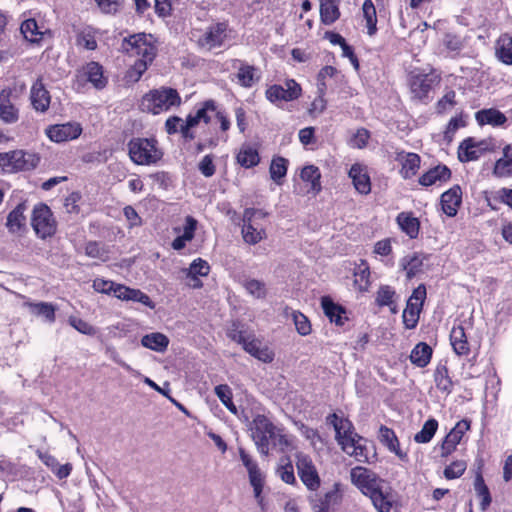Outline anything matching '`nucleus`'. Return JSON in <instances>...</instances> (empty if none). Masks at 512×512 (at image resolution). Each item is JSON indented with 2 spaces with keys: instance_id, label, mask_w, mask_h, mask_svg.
<instances>
[{
  "instance_id": "f257e3e1",
  "label": "nucleus",
  "mask_w": 512,
  "mask_h": 512,
  "mask_svg": "<svg viewBox=\"0 0 512 512\" xmlns=\"http://www.w3.org/2000/svg\"><path fill=\"white\" fill-rule=\"evenodd\" d=\"M121 47L128 56L138 57L127 71V77L137 82L157 56V40L152 34L136 33L125 37Z\"/></svg>"
},
{
  "instance_id": "f03ea898",
  "label": "nucleus",
  "mask_w": 512,
  "mask_h": 512,
  "mask_svg": "<svg viewBox=\"0 0 512 512\" xmlns=\"http://www.w3.org/2000/svg\"><path fill=\"white\" fill-rule=\"evenodd\" d=\"M215 100L208 99L198 104L195 113H189L183 120L177 115L169 116L164 124L165 131L168 135L180 133L184 142H191L196 138L194 128L200 122L209 124L211 122L210 113L217 112Z\"/></svg>"
},
{
  "instance_id": "7ed1b4c3",
  "label": "nucleus",
  "mask_w": 512,
  "mask_h": 512,
  "mask_svg": "<svg viewBox=\"0 0 512 512\" xmlns=\"http://www.w3.org/2000/svg\"><path fill=\"white\" fill-rule=\"evenodd\" d=\"M227 337L241 345L246 353L263 363H271L275 358L274 351L268 345L263 344L253 331L239 321L232 322L227 331Z\"/></svg>"
},
{
  "instance_id": "20e7f679",
  "label": "nucleus",
  "mask_w": 512,
  "mask_h": 512,
  "mask_svg": "<svg viewBox=\"0 0 512 512\" xmlns=\"http://www.w3.org/2000/svg\"><path fill=\"white\" fill-rule=\"evenodd\" d=\"M127 147L129 157L136 165H155L163 158V151L155 137H133Z\"/></svg>"
},
{
  "instance_id": "39448f33",
  "label": "nucleus",
  "mask_w": 512,
  "mask_h": 512,
  "mask_svg": "<svg viewBox=\"0 0 512 512\" xmlns=\"http://www.w3.org/2000/svg\"><path fill=\"white\" fill-rule=\"evenodd\" d=\"M440 81V76L434 72L426 73L420 69L410 71L407 74L410 100L415 103L428 104L430 102L429 94Z\"/></svg>"
},
{
  "instance_id": "423d86ee",
  "label": "nucleus",
  "mask_w": 512,
  "mask_h": 512,
  "mask_svg": "<svg viewBox=\"0 0 512 512\" xmlns=\"http://www.w3.org/2000/svg\"><path fill=\"white\" fill-rule=\"evenodd\" d=\"M182 103L178 91L171 87H160L150 90L141 101L143 111L154 115L170 110L172 107H179Z\"/></svg>"
},
{
  "instance_id": "0eeeda50",
  "label": "nucleus",
  "mask_w": 512,
  "mask_h": 512,
  "mask_svg": "<svg viewBox=\"0 0 512 512\" xmlns=\"http://www.w3.org/2000/svg\"><path fill=\"white\" fill-rule=\"evenodd\" d=\"M31 226L36 236L42 240L53 237L57 232V221L49 206L38 203L34 206L31 215Z\"/></svg>"
},
{
  "instance_id": "6e6552de",
  "label": "nucleus",
  "mask_w": 512,
  "mask_h": 512,
  "mask_svg": "<svg viewBox=\"0 0 512 512\" xmlns=\"http://www.w3.org/2000/svg\"><path fill=\"white\" fill-rule=\"evenodd\" d=\"M230 33L231 29L228 21L211 23L197 39V45L207 51L221 48L228 41Z\"/></svg>"
},
{
  "instance_id": "1a4fd4ad",
  "label": "nucleus",
  "mask_w": 512,
  "mask_h": 512,
  "mask_svg": "<svg viewBox=\"0 0 512 512\" xmlns=\"http://www.w3.org/2000/svg\"><path fill=\"white\" fill-rule=\"evenodd\" d=\"M275 425L265 415H257L252 422V438L258 451L267 456L271 439L275 438Z\"/></svg>"
},
{
  "instance_id": "9d476101",
  "label": "nucleus",
  "mask_w": 512,
  "mask_h": 512,
  "mask_svg": "<svg viewBox=\"0 0 512 512\" xmlns=\"http://www.w3.org/2000/svg\"><path fill=\"white\" fill-rule=\"evenodd\" d=\"M239 457L242 461V464L247 469L249 482L253 488L254 497L258 505L263 508L265 503L262 492L265 485V476L259 469L257 462L246 452L244 448H239Z\"/></svg>"
},
{
  "instance_id": "9b49d317",
  "label": "nucleus",
  "mask_w": 512,
  "mask_h": 512,
  "mask_svg": "<svg viewBox=\"0 0 512 512\" xmlns=\"http://www.w3.org/2000/svg\"><path fill=\"white\" fill-rule=\"evenodd\" d=\"M75 82L82 87L90 83L95 89L102 90L108 84V77L105 76L104 68L100 63L90 61L77 69Z\"/></svg>"
},
{
  "instance_id": "f8f14e48",
  "label": "nucleus",
  "mask_w": 512,
  "mask_h": 512,
  "mask_svg": "<svg viewBox=\"0 0 512 512\" xmlns=\"http://www.w3.org/2000/svg\"><path fill=\"white\" fill-rule=\"evenodd\" d=\"M301 95L302 88L294 79H287L285 87L280 84H272L267 86L265 90L266 99L274 105H278L280 102L294 101Z\"/></svg>"
},
{
  "instance_id": "ddd939ff",
  "label": "nucleus",
  "mask_w": 512,
  "mask_h": 512,
  "mask_svg": "<svg viewBox=\"0 0 512 512\" xmlns=\"http://www.w3.org/2000/svg\"><path fill=\"white\" fill-rule=\"evenodd\" d=\"M295 459L297 472L302 483L308 490L317 491L321 486V479L312 458L303 452H297Z\"/></svg>"
},
{
  "instance_id": "4468645a",
  "label": "nucleus",
  "mask_w": 512,
  "mask_h": 512,
  "mask_svg": "<svg viewBox=\"0 0 512 512\" xmlns=\"http://www.w3.org/2000/svg\"><path fill=\"white\" fill-rule=\"evenodd\" d=\"M350 476L351 482L365 496H368L379 485L384 484V480L379 478L376 473L362 466L352 468Z\"/></svg>"
},
{
  "instance_id": "2eb2a0df",
  "label": "nucleus",
  "mask_w": 512,
  "mask_h": 512,
  "mask_svg": "<svg viewBox=\"0 0 512 512\" xmlns=\"http://www.w3.org/2000/svg\"><path fill=\"white\" fill-rule=\"evenodd\" d=\"M326 422L329 425H332L335 430V438L338 444L341 446L344 452H348L345 446L351 445L352 439L355 437L353 434V424L352 422L339 416L337 413L329 414L326 418Z\"/></svg>"
},
{
  "instance_id": "dca6fc26",
  "label": "nucleus",
  "mask_w": 512,
  "mask_h": 512,
  "mask_svg": "<svg viewBox=\"0 0 512 512\" xmlns=\"http://www.w3.org/2000/svg\"><path fill=\"white\" fill-rule=\"evenodd\" d=\"M82 133V126L77 122L50 125L46 129L47 137L56 143L77 139Z\"/></svg>"
},
{
  "instance_id": "f3484780",
  "label": "nucleus",
  "mask_w": 512,
  "mask_h": 512,
  "mask_svg": "<svg viewBox=\"0 0 512 512\" xmlns=\"http://www.w3.org/2000/svg\"><path fill=\"white\" fill-rule=\"evenodd\" d=\"M470 429V421L462 419L456 423L440 444L441 457H448L457 448L465 433Z\"/></svg>"
},
{
  "instance_id": "a211bd4d",
  "label": "nucleus",
  "mask_w": 512,
  "mask_h": 512,
  "mask_svg": "<svg viewBox=\"0 0 512 512\" xmlns=\"http://www.w3.org/2000/svg\"><path fill=\"white\" fill-rule=\"evenodd\" d=\"M340 484L335 483L333 488L324 494H314L309 498L313 512H330L331 508L341 501Z\"/></svg>"
},
{
  "instance_id": "6ab92c4d",
  "label": "nucleus",
  "mask_w": 512,
  "mask_h": 512,
  "mask_svg": "<svg viewBox=\"0 0 512 512\" xmlns=\"http://www.w3.org/2000/svg\"><path fill=\"white\" fill-rule=\"evenodd\" d=\"M395 161L400 164L399 174L404 180L415 177L421 166V157L417 153L404 150L396 152Z\"/></svg>"
},
{
  "instance_id": "aec40b11",
  "label": "nucleus",
  "mask_w": 512,
  "mask_h": 512,
  "mask_svg": "<svg viewBox=\"0 0 512 512\" xmlns=\"http://www.w3.org/2000/svg\"><path fill=\"white\" fill-rule=\"evenodd\" d=\"M255 212L252 208H246L242 217V237L245 243L255 245L266 238V231L264 228H258L253 224V214Z\"/></svg>"
},
{
  "instance_id": "412c9836",
  "label": "nucleus",
  "mask_w": 512,
  "mask_h": 512,
  "mask_svg": "<svg viewBox=\"0 0 512 512\" xmlns=\"http://www.w3.org/2000/svg\"><path fill=\"white\" fill-rule=\"evenodd\" d=\"M452 177L451 169L442 163L428 169L418 178V183L422 187H430L432 185H442L448 182Z\"/></svg>"
},
{
  "instance_id": "4be33fe9",
  "label": "nucleus",
  "mask_w": 512,
  "mask_h": 512,
  "mask_svg": "<svg viewBox=\"0 0 512 512\" xmlns=\"http://www.w3.org/2000/svg\"><path fill=\"white\" fill-rule=\"evenodd\" d=\"M232 67L237 69L235 78L237 83L243 88H251L260 79V75L257 74V67L250 65L243 60L234 59L232 61Z\"/></svg>"
},
{
  "instance_id": "5701e85b",
  "label": "nucleus",
  "mask_w": 512,
  "mask_h": 512,
  "mask_svg": "<svg viewBox=\"0 0 512 512\" xmlns=\"http://www.w3.org/2000/svg\"><path fill=\"white\" fill-rule=\"evenodd\" d=\"M30 101L33 109L37 112L45 113L50 107L51 95L41 77L37 78L31 86Z\"/></svg>"
},
{
  "instance_id": "b1692460",
  "label": "nucleus",
  "mask_w": 512,
  "mask_h": 512,
  "mask_svg": "<svg viewBox=\"0 0 512 512\" xmlns=\"http://www.w3.org/2000/svg\"><path fill=\"white\" fill-rule=\"evenodd\" d=\"M348 176L351 178L353 186L358 193L368 195L371 192V179L365 165L360 163L353 164L348 172Z\"/></svg>"
},
{
  "instance_id": "393cba45",
  "label": "nucleus",
  "mask_w": 512,
  "mask_h": 512,
  "mask_svg": "<svg viewBox=\"0 0 512 512\" xmlns=\"http://www.w3.org/2000/svg\"><path fill=\"white\" fill-rule=\"evenodd\" d=\"M442 211L448 217L457 215L458 210L462 204V189L459 185H454L445 191L440 198Z\"/></svg>"
},
{
  "instance_id": "a878e982",
  "label": "nucleus",
  "mask_w": 512,
  "mask_h": 512,
  "mask_svg": "<svg viewBox=\"0 0 512 512\" xmlns=\"http://www.w3.org/2000/svg\"><path fill=\"white\" fill-rule=\"evenodd\" d=\"M367 497H369L378 512H390L393 508L394 497L389 486L384 487V484H381Z\"/></svg>"
},
{
  "instance_id": "bb28decb",
  "label": "nucleus",
  "mask_w": 512,
  "mask_h": 512,
  "mask_svg": "<svg viewBox=\"0 0 512 512\" xmlns=\"http://www.w3.org/2000/svg\"><path fill=\"white\" fill-rule=\"evenodd\" d=\"M115 297L122 301H133L141 303L149 308H154L155 304L151 298L140 289L131 288L124 284L116 287Z\"/></svg>"
},
{
  "instance_id": "cd10ccee",
  "label": "nucleus",
  "mask_w": 512,
  "mask_h": 512,
  "mask_svg": "<svg viewBox=\"0 0 512 512\" xmlns=\"http://www.w3.org/2000/svg\"><path fill=\"white\" fill-rule=\"evenodd\" d=\"M115 297L122 301H133L141 303L149 308H154L155 304L151 298L140 289L131 288L124 284L116 287Z\"/></svg>"
},
{
  "instance_id": "c85d7f7f",
  "label": "nucleus",
  "mask_w": 512,
  "mask_h": 512,
  "mask_svg": "<svg viewBox=\"0 0 512 512\" xmlns=\"http://www.w3.org/2000/svg\"><path fill=\"white\" fill-rule=\"evenodd\" d=\"M11 156L14 159L16 172L33 170L39 165L41 160L38 153L27 152L22 149L12 150Z\"/></svg>"
},
{
  "instance_id": "c756f323",
  "label": "nucleus",
  "mask_w": 512,
  "mask_h": 512,
  "mask_svg": "<svg viewBox=\"0 0 512 512\" xmlns=\"http://www.w3.org/2000/svg\"><path fill=\"white\" fill-rule=\"evenodd\" d=\"M11 95L10 88L0 92V119L6 124H13L19 120V109L12 104Z\"/></svg>"
},
{
  "instance_id": "7c9ffc66",
  "label": "nucleus",
  "mask_w": 512,
  "mask_h": 512,
  "mask_svg": "<svg viewBox=\"0 0 512 512\" xmlns=\"http://www.w3.org/2000/svg\"><path fill=\"white\" fill-rule=\"evenodd\" d=\"M378 438L390 452L396 454L402 461L408 459L407 453L401 450L399 439L393 429L386 425H381Z\"/></svg>"
},
{
  "instance_id": "2f4dec72",
  "label": "nucleus",
  "mask_w": 512,
  "mask_h": 512,
  "mask_svg": "<svg viewBox=\"0 0 512 512\" xmlns=\"http://www.w3.org/2000/svg\"><path fill=\"white\" fill-rule=\"evenodd\" d=\"M398 295L394 287L390 285H380L375 294V305L378 308L388 307L391 313H397Z\"/></svg>"
},
{
  "instance_id": "473e14b6",
  "label": "nucleus",
  "mask_w": 512,
  "mask_h": 512,
  "mask_svg": "<svg viewBox=\"0 0 512 512\" xmlns=\"http://www.w3.org/2000/svg\"><path fill=\"white\" fill-rule=\"evenodd\" d=\"M27 210L26 202H20L12 211L9 212L6 221V227L12 234L20 233L26 229V216Z\"/></svg>"
},
{
  "instance_id": "72a5a7b5",
  "label": "nucleus",
  "mask_w": 512,
  "mask_h": 512,
  "mask_svg": "<svg viewBox=\"0 0 512 512\" xmlns=\"http://www.w3.org/2000/svg\"><path fill=\"white\" fill-rule=\"evenodd\" d=\"M366 442L364 438L355 434V437L352 439L351 445L345 446L350 456H353L358 462L362 463H370L371 459L376 458L375 451H370L368 447L362 443Z\"/></svg>"
},
{
  "instance_id": "f704fd0d",
  "label": "nucleus",
  "mask_w": 512,
  "mask_h": 512,
  "mask_svg": "<svg viewBox=\"0 0 512 512\" xmlns=\"http://www.w3.org/2000/svg\"><path fill=\"white\" fill-rule=\"evenodd\" d=\"M396 223L410 239H416L419 236L421 224L413 212H400L396 217Z\"/></svg>"
},
{
  "instance_id": "c9c22d12",
  "label": "nucleus",
  "mask_w": 512,
  "mask_h": 512,
  "mask_svg": "<svg viewBox=\"0 0 512 512\" xmlns=\"http://www.w3.org/2000/svg\"><path fill=\"white\" fill-rule=\"evenodd\" d=\"M261 161L258 148L249 143H244L236 154V162L245 169L257 166Z\"/></svg>"
},
{
  "instance_id": "e433bc0d",
  "label": "nucleus",
  "mask_w": 512,
  "mask_h": 512,
  "mask_svg": "<svg viewBox=\"0 0 512 512\" xmlns=\"http://www.w3.org/2000/svg\"><path fill=\"white\" fill-rule=\"evenodd\" d=\"M319 13L322 24H334L341 16L340 0H319Z\"/></svg>"
},
{
  "instance_id": "4c0bfd02",
  "label": "nucleus",
  "mask_w": 512,
  "mask_h": 512,
  "mask_svg": "<svg viewBox=\"0 0 512 512\" xmlns=\"http://www.w3.org/2000/svg\"><path fill=\"white\" fill-rule=\"evenodd\" d=\"M426 257L422 253L414 252L404 256L400 260V266L405 271L406 279L412 280L422 272Z\"/></svg>"
},
{
  "instance_id": "58836bf2",
  "label": "nucleus",
  "mask_w": 512,
  "mask_h": 512,
  "mask_svg": "<svg viewBox=\"0 0 512 512\" xmlns=\"http://www.w3.org/2000/svg\"><path fill=\"white\" fill-rule=\"evenodd\" d=\"M433 377L435 386L440 392L446 395H449L453 392L454 382L450 376V371L446 362H440L437 364Z\"/></svg>"
},
{
  "instance_id": "ea45409f",
  "label": "nucleus",
  "mask_w": 512,
  "mask_h": 512,
  "mask_svg": "<svg viewBox=\"0 0 512 512\" xmlns=\"http://www.w3.org/2000/svg\"><path fill=\"white\" fill-rule=\"evenodd\" d=\"M450 342L453 351L458 356H468L471 352L470 344L463 325L453 326L450 332Z\"/></svg>"
},
{
  "instance_id": "a19ab883",
  "label": "nucleus",
  "mask_w": 512,
  "mask_h": 512,
  "mask_svg": "<svg viewBox=\"0 0 512 512\" xmlns=\"http://www.w3.org/2000/svg\"><path fill=\"white\" fill-rule=\"evenodd\" d=\"M354 286L361 292H368L371 287V271L368 262L365 259H361L360 263L354 270Z\"/></svg>"
},
{
  "instance_id": "79ce46f5",
  "label": "nucleus",
  "mask_w": 512,
  "mask_h": 512,
  "mask_svg": "<svg viewBox=\"0 0 512 512\" xmlns=\"http://www.w3.org/2000/svg\"><path fill=\"white\" fill-rule=\"evenodd\" d=\"M495 55L505 65H512V35L502 33L495 42Z\"/></svg>"
},
{
  "instance_id": "37998d69",
  "label": "nucleus",
  "mask_w": 512,
  "mask_h": 512,
  "mask_svg": "<svg viewBox=\"0 0 512 512\" xmlns=\"http://www.w3.org/2000/svg\"><path fill=\"white\" fill-rule=\"evenodd\" d=\"M321 306L324 314L329 318L331 322H334L338 326H342L347 318H343L342 315L346 313L343 306L335 303L329 296H324L321 299Z\"/></svg>"
},
{
  "instance_id": "c03bdc74",
  "label": "nucleus",
  "mask_w": 512,
  "mask_h": 512,
  "mask_svg": "<svg viewBox=\"0 0 512 512\" xmlns=\"http://www.w3.org/2000/svg\"><path fill=\"white\" fill-rule=\"evenodd\" d=\"M479 125H491L493 127L502 126L507 122L504 113L496 108L482 109L475 114Z\"/></svg>"
},
{
  "instance_id": "a18cd8bd",
  "label": "nucleus",
  "mask_w": 512,
  "mask_h": 512,
  "mask_svg": "<svg viewBox=\"0 0 512 512\" xmlns=\"http://www.w3.org/2000/svg\"><path fill=\"white\" fill-rule=\"evenodd\" d=\"M503 156L494 165L493 174L499 178L512 177V144L503 147Z\"/></svg>"
},
{
  "instance_id": "49530a36",
  "label": "nucleus",
  "mask_w": 512,
  "mask_h": 512,
  "mask_svg": "<svg viewBox=\"0 0 512 512\" xmlns=\"http://www.w3.org/2000/svg\"><path fill=\"white\" fill-rule=\"evenodd\" d=\"M458 159L466 163L480 158L482 151L479 144L471 137L464 139L458 147Z\"/></svg>"
},
{
  "instance_id": "de8ad7c7",
  "label": "nucleus",
  "mask_w": 512,
  "mask_h": 512,
  "mask_svg": "<svg viewBox=\"0 0 512 512\" xmlns=\"http://www.w3.org/2000/svg\"><path fill=\"white\" fill-rule=\"evenodd\" d=\"M20 31L27 42L36 45H39L42 42L45 34V32L40 29L34 18L24 20L20 25Z\"/></svg>"
},
{
  "instance_id": "09e8293b",
  "label": "nucleus",
  "mask_w": 512,
  "mask_h": 512,
  "mask_svg": "<svg viewBox=\"0 0 512 512\" xmlns=\"http://www.w3.org/2000/svg\"><path fill=\"white\" fill-rule=\"evenodd\" d=\"M433 349L426 342H419L412 349L409 359L411 363L419 368L426 367L432 358Z\"/></svg>"
},
{
  "instance_id": "8fccbe9b",
  "label": "nucleus",
  "mask_w": 512,
  "mask_h": 512,
  "mask_svg": "<svg viewBox=\"0 0 512 512\" xmlns=\"http://www.w3.org/2000/svg\"><path fill=\"white\" fill-rule=\"evenodd\" d=\"M169 338L160 332L146 334L141 339V345L150 350L163 353L169 345Z\"/></svg>"
},
{
  "instance_id": "3c124183",
  "label": "nucleus",
  "mask_w": 512,
  "mask_h": 512,
  "mask_svg": "<svg viewBox=\"0 0 512 512\" xmlns=\"http://www.w3.org/2000/svg\"><path fill=\"white\" fill-rule=\"evenodd\" d=\"M288 166V159L280 155L273 156L269 167L270 178L276 184L282 185L283 180L287 175Z\"/></svg>"
},
{
  "instance_id": "603ef678",
  "label": "nucleus",
  "mask_w": 512,
  "mask_h": 512,
  "mask_svg": "<svg viewBox=\"0 0 512 512\" xmlns=\"http://www.w3.org/2000/svg\"><path fill=\"white\" fill-rule=\"evenodd\" d=\"M487 205L491 210L497 211L499 204H504L512 210V188L502 187L488 197H485Z\"/></svg>"
},
{
  "instance_id": "864d4df0",
  "label": "nucleus",
  "mask_w": 512,
  "mask_h": 512,
  "mask_svg": "<svg viewBox=\"0 0 512 512\" xmlns=\"http://www.w3.org/2000/svg\"><path fill=\"white\" fill-rule=\"evenodd\" d=\"M474 489L477 497L480 499V508L485 511L491 505L492 497L490 490L485 483L482 472L479 470L476 472L474 479Z\"/></svg>"
},
{
  "instance_id": "5fc2aeb1",
  "label": "nucleus",
  "mask_w": 512,
  "mask_h": 512,
  "mask_svg": "<svg viewBox=\"0 0 512 512\" xmlns=\"http://www.w3.org/2000/svg\"><path fill=\"white\" fill-rule=\"evenodd\" d=\"M363 18L366 22L367 34L374 36L377 31V12L372 0H365L362 5Z\"/></svg>"
},
{
  "instance_id": "6e6d98bb",
  "label": "nucleus",
  "mask_w": 512,
  "mask_h": 512,
  "mask_svg": "<svg viewBox=\"0 0 512 512\" xmlns=\"http://www.w3.org/2000/svg\"><path fill=\"white\" fill-rule=\"evenodd\" d=\"M300 177L304 182H309L311 184L310 189L312 192L317 194L321 191V173L317 166L307 165L303 167Z\"/></svg>"
},
{
  "instance_id": "4d7b16f0",
  "label": "nucleus",
  "mask_w": 512,
  "mask_h": 512,
  "mask_svg": "<svg viewBox=\"0 0 512 512\" xmlns=\"http://www.w3.org/2000/svg\"><path fill=\"white\" fill-rule=\"evenodd\" d=\"M276 474L286 484L295 485L297 483L294 474V467L289 456H283L280 458Z\"/></svg>"
},
{
  "instance_id": "13d9d810",
  "label": "nucleus",
  "mask_w": 512,
  "mask_h": 512,
  "mask_svg": "<svg viewBox=\"0 0 512 512\" xmlns=\"http://www.w3.org/2000/svg\"><path fill=\"white\" fill-rule=\"evenodd\" d=\"M30 311L37 315V316H43L48 322L53 323L56 319V306L52 303L48 302H38V303H32L27 302L25 304Z\"/></svg>"
},
{
  "instance_id": "bf43d9fd",
  "label": "nucleus",
  "mask_w": 512,
  "mask_h": 512,
  "mask_svg": "<svg viewBox=\"0 0 512 512\" xmlns=\"http://www.w3.org/2000/svg\"><path fill=\"white\" fill-rule=\"evenodd\" d=\"M439 423L435 418H429L423 424L421 430L414 435L416 443L424 444L432 440L438 430Z\"/></svg>"
},
{
  "instance_id": "052dcab7",
  "label": "nucleus",
  "mask_w": 512,
  "mask_h": 512,
  "mask_svg": "<svg viewBox=\"0 0 512 512\" xmlns=\"http://www.w3.org/2000/svg\"><path fill=\"white\" fill-rule=\"evenodd\" d=\"M422 311L421 307L413 305L412 303H407L406 307L402 314L403 324L406 329H414L418 325L420 313Z\"/></svg>"
},
{
  "instance_id": "680f3d73",
  "label": "nucleus",
  "mask_w": 512,
  "mask_h": 512,
  "mask_svg": "<svg viewBox=\"0 0 512 512\" xmlns=\"http://www.w3.org/2000/svg\"><path fill=\"white\" fill-rule=\"evenodd\" d=\"M215 394L222 404L232 413H237V408L233 402L231 388L227 384H220L215 387Z\"/></svg>"
},
{
  "instance_id": "e2e57ef3",
  "label": "nucleus",
  "mask_w": 512,
  "mask_h": 512,
  "mask_svg": "<svg viewBox=\"0 0 512 512\" xmlns=\"http://www.w3.org/2000/svg\"><path fill=\"white\" fill-rule=\"evenodd\" d=\"M467 469V463L464 460H455L445 467L443 475L447 480L460 478Z\"/></svg>"
},
{
  "instance_id": "0e129e2a",
  "label": "nucleus",
  "mask_w": 512,
  "mask_h": 512,
  "mask_svg": "<svg viewBox=\"0 0 512 512\" xmlns=\"http://www.w3.org/2000/svg\"><path fill=\"white\" fill-rule=\"evenodd\" d=\"M68 323L81 334L94 336L97 333V328L82 318L70 316L68 318Z\"/></svg>"
},
{
  "instance_id": "69168bd1",
  "label": "nucleus",
  "mask_w": 512,
  "mask_h": 512,
  "mask_svg": "<svg viewBox=\"0 0 512 512\" xmlns=\"http://www.w3.org/2000/svg\"><path fill=\"white\" fill-rule=\"evenodd\" d=\"M101 13L116 15L121 11L125 0H94Z\"/></svg>"
},
{
  "instance_id": "338daca9",
  "label": "nucleus",
  "mask_w": 512,
  "mask_h": 512,
  "mask_svg": "<svg viewBox=\"0 0 512 512\" xmlns=\"http://www.w3.org/2000/svg\"><path fill=\"white\" fill-rule=\"evenodd\" d=\"M456 104V92L449 90L437 101L435 107L438 114H444Z\"/></svg>"
},
{
  "instance_id": "774afa93",
  "label": "nucleus",
  "mask_w": 512,
  "mask_h": 512,
  "mask_svg": "<svg viewBox=\"0 0 512 512\" xmlns=\"http://www.w3.org/2000/svg\"><path fill=\"white\" fill-rule=\"evenodd\" d=\"M186 275L207 276L210 272V266L206 260L197 258L193 260L188 269L184 270Z\"/></svg>"
}]
</instances>
